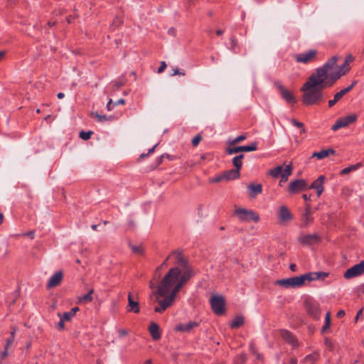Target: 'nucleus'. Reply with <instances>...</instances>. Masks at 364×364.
<instances>
[{
  "mask_svg": "<svg viewBox=\"0 0 364 364\" xmlns=\"http://www.w3.org/2000/svg\"><path fill=\"white\" fill-rule=\"evenodd\" d=\"M198 326V323L196 321H190L187 323H180L177 325L175 328L176 331L181 332H190L193 328L197 327Z\"/></svg>",
  "mask_w": 364,
  "mask_h": 364,
  "instance_id": "nucleus-21",
  "label": "nucleus"
},
{
  "mask_svg": "<svg viewBox=\"0 0 364 364\" xmlns=\"http://www.w3.org/2000/svg\"><path fill=\"white\" fill-rule=\"evenodd\" d=\"M333 155L335 154V150L333 149H322L321 151L318 152H314L311 155V158H317L318 159H323L329 155Z\"/></svg>",
  "mask_w": 364,
  "mask_h": 364,
  "instance_id": "nucleus-25",
  "label": "nucleus"
},
{
  "mask_svg": "<svg viewBox=\"0 0 364 364\" xmlns=\"http://www.w3.org/2000/svg\"><path fill=\"white\" fill-rule=\"evenodd\" d=\"M354 60V57L351 54H348L345 59L346 64H350Z\"/></svg>",
  "mask_w": 364,
  "mask_h": 364,
  "instance_id": "nucleus-49",
  "label": "nucleus"
},
{
  "mask_svg": "<svg viewBox=\"0 0 364 364\" xmlns=\"http://www.w3.org/2000/svg\"><path fill=\"white\" fill-rule=\"evenodd\" d=\"M355 84H356V82L354 81V82H353V83L350 85H349L346 88L341 90L339 92L342 95V97H343L346 94H347L348 92H350L353 88V87L355 86Z\"/></svg>",
  "mask_w": 364,
  "mask_h": 364,
  "instance_id": "nucleus-42",
  "label": "nucleus"
},
{
  "mask_svg": "<svg viewBox=\"0 0 364 364\" xmlns=\"http://www.w3.org/2000/svg\"><path fill=\"white\" fill-rule=\"evenodd\" d=\"M247 188L250 191L249 195L250 198H255L257 195L262 192V186L260 183L256 185L250 183L247 186Z\"/></svg>",
  "mask_w": 364,
  "mask_h": 364,
  "instance_id": "nucleus-24",
  "label": "nucleus"
},
{
  "mask_svg": "<svg viewBox=\"0 0 364 364\" xmlns=\"http://www.w3.org/2000/svg\"><path fill=\"white\" fill-rule=\"evenodd\" d=\"M9 355V348L4 346V349L3 351L0 353L1 359H4Z\"/></svg>",
  "mask_w": 364,
  "mask_h": 364,
  "instance_id": "nucleus-46",
  "label": "nucleus"
},
{
  "mask_svg": "<svg viewBox=\"0 0 364 364\" xmlns=\"http://www.w3.org/2000/svg\"><path fill=\"white\" fill-rule=\"evenodd\" d=\"M122 23V20L119 17H115L113 20V24L116 25L117 26H120Z\"/></svg>",
  "mask_w": 364,
  "mask_h": 364,
  "instance_id": "nucleus-51",
  "label": "nucleus"
},
{
  "mask_svg": "<svg viewBox=\"0 0 364 364\" xmlns=\"http://www.w3.org/2000/svg\"><path fill=\"white\" fill-rule=\"evenodd\" d=\"M58 316L60 317V321L57 323V327L60 331H63L65 329V321H67L66 320H63V317L61 316L60 313H58Z\"/></svg>",
  "mask_w": 364,
  "mask_h": 364,
  "instance_id": "nucleus-41",
  "label": "nucleus"
},
{
  "mask_svg": "<svg viewBox=\"0 0 364 364\" xmlns=\"http://www.w3.org/2000/svg\"><path fill=\"white\" fill-rule=\"evenodd\" d=\"M112 99H110V100L108 101V102H107V106H106V107H107V110H108V111H111V110L112 109Z\"/></svg>",
  "mask_w": 364,
  "mask_h": 364,
  "instance_id": "nucleus-55",
  "label": "nucleus"
},
{
  "mask_svg": "<svg viewBox=\"0 0 364 364\" xmlns=\"http://www.w3.org/2000/svg\"><path fill=\"white\" fill-rule=\"evenodd\" d=\"M317 51L316 50H309L306 53L296 54L294 58L297 63H309L316 61Z\"/></svg>",
  "mask_w": 364,
  "mask_h": 364,
  "instance_id": "nucleus-7",
  "label": "nucleus"
},
{
  "mask_svg": "<svg viewBox=\"0 0 364 364\" xmlns=\"http://www.w3.org/2000/svg\"><path fill=\"white\" fill-rule=\"evenodd\" d=\"M292 173V166L291 164L287 165L285 167V169L284 170L283 173L281 174V179L279 181V185H282V183L286 182L288 180L289 176Z\"/></svg>",
  "mask_w": 364,
  "mask_h": 364,
  "instance_id": "nucleus-26",
  "label": "nucleus"
},
{
  "mask_svg": "<svg viewBox=\"0 0 364 364\" xmlns=\"http://www.w3.org/2000/svg\"><path fill=\"white\" fill-rule=\"evenodd\" d=\"M246 137L247 136L244 134L240 135L237 137H236L235 139H234L232 141H230L229 144L231 145L236 144L245 140L246 139Z\"/></svg>",
  "mask_w": 364,
  "mask_h": 364,
  "instance_id": "nucleus-43",
  "label": "nucleus"
},
{
  "mask_svg": "<svg viewBox=\"0 0 364 364\" xmlns=\"http://www.w3.org/2000/svg\"><path fill=\"white\" fill-rule=\"evenodd\" d=\"M243 158H244V155L240 154L232 159V164L235 167V168L237 169L238 171H240V168H242V160L243 159Z\"/></svg>",
  "mask_w": 364,
  "mask_h": 364,
  "instance_id": "nucleus-31",
  "label": "nucleus"
},
{
  "mask_svg": "<svg viewBox=\"0 0 364 364\" xmlns=\"http://www.w3.org/2000/svg\"><path fill=\"white\" fill-rule=\"evenodd\" d=\"M318 354L316 353L308 355L304 358V362L307 364H314L318 359Z\"/></svg>",
  "mask_w": 364,
  "mask_h": 364,
  "instance_id": "nucleus-34",
  "label": "nucleus"
},
{
  "mask_svg": "<svg viewBox=\"0 0 364 364\" xmlns=\"http://www.w3.org/2000/svg\"><path fill=\"white\" fill-rule=\"evenodd\" d=\"M336 102H337V101L334 98L333 100H329L328 101L329 107H333Z\"/></svg>",
  "mask_w": 364,
  "mask_h": 364,
  "instance_id": "nucleus-61",
  "label": "nucleus"
},
{
  "mask_svg": "<svg viewBox=\"0 0 364 364\" xmlns=\"http://www.w3.org/2000/svg\"><path fill=\"white\" fill-rule=\"evenodd\" d=\"M90 116L92 117H95L97 120L100 122H102L105 121H110L114 119L112 116L101 115L99 114L97 112H92L90 114Z\"/></svg>",
  "mask_w": 364,
  "mask_h": 364,
  "instance_id": "nucleus-29",
  "label": "nucleus"
},
{
  "mask_svg": "<svg viewBox=\"0 0 364 364\" xmlns=\"http://www.w3.org/2000/svg\"><path fill=\"white\" fill-rule=\"evenodd\" d=\"M238 46V43H237V39L235 38V37L232 36L231 38H230V49L233 52V53H235L236 50V48Z\"/></svg>",
  "mask_w": 364,
  "mask_h": 364,
  "instance_id": "nucleus-40",
  "label": "nucleus"
},
{
  "mask_svg": "<svg viewBox=\"0 0 364 364\" xmlns=\"http://www.w3.org/2000/svg\"><path fill=\"white\" fill-rule=\"evenodd\" d=\"M14 339L13 338H9L6 341L5 347L9 348L12 343H14Z\"/></svg>",
  "mask_w": 364,
  "mask_h": 364,
  "instance_id": "nucleus-52",
  "label": "nucleus"
},
{
  "mask_svg": "<svg viewBox=\"0 0 364 364\" xmlns=\"http://www.w3.org/2000/svg\"><path fill=\"white\" fill-rule=\"evenodd\" d=\"M364 273V260L348 268L344 273L345 279H350Z\"/></svg>",
  "mask_w": 364,
  "mask_h": 364,
  "instance_id": "nucleus-9",
  "label": "nucleus"
},
{
  "mask_svg": "<svg viewBox=\"0 0 364 364\" xmlns=\"http://www.w3.org/2000/svg\"><path fill=\"white\" fill-rule=\"evenodd\" d=\"M363 314V309H360L359 310L357 314H356V316L355 317V321L357 322L360 318V316L362 315Z\"/></svg>",
  "mask_w": 364,
  "mask_h": 364,
  "instance_id": "nucleus-56",
  "label": "nucleus"
},
{
  "mask_svg": "<svg viewBox=\"0 0 364 364\" xmlns=\"http://www.w3.org/2000/svg\"><path fill=\"white\" fill-rule=\"evenodd\" d=\"M113 83L114 87H115V89L113 91L119 89L122 86H123L125 84L124 81L121 80H116Z\"/></svg>",
  "mask_w": 364,
  "mask_h": 364,
  "instance_id": "nucleus-44",
  "label": "nucleus"
},
{
  "mask_svg": "<svg viewBox=\"0 0 364 364\" xmlns=\"http://www.w3.org/2000/svg\"><path fill=\"white\" fill-rule=\"evenodd\" d=\"M342 95L340 94V92H337L335 95H334V99L338 102L339 101L341 98H342Z\"/></svg>",
  "mask_w": 364,
  "mask_h": 364,
  "instance_id": "nucleus-59",
  "label": "nucleus"
},
{
  "mask_svg": "<svg viewBox=\"0 0 364 364\" xmlns=\"http://www.w3.org/2000/svg\"><path fill=\"white\" fill-rule=\"evenodd\" d=\"M311 215H312V212H311V205L309 203H306L305 211L303 213L302 217H301L303 226L306 227L309 224L312 223L313 218H312Z\"/></svg>",
  "mask_w": 364,
  "mask_h": 364,
  "instance_id": "nucleus-20",
  "label": "nucleus"
},
{
  "mask_svg": "<svg viewBox=\"0 0 364 364\" xmlns=\"http://www.w3.org/2000/svg\"><path fill=\"white\" fill-rule=\"evenodd\" d=\"M278 217L279 220L284 223L290 222L293 219L292 214L289 208L285 205H282L279 208Z\"/></svg>",
  "mask_w": 364,
  "mask_h": 364,
  "instance_id": "nucleus-17",
  "label": "nucleus"
},
{
  "mask_svg": "<svg viewBox=\"0 0 364 364\" xmlns=\"http://www.w3.org/2000/svg\"><path fill=\"white\" fill-rule=\"evenodd\" d=\"M302 198H303L305 200H310L311 196H308L307 194H303Z\"/></svg>",
  "mask_w": 364,
  "mask_h": 364,
  "instance_id": "nucleus-64",
  "label": "nucleus"
},
{
  "mask_svg": "<svg viewBox=\"0 0 364 364\" xmlns=\"http://www.w3.org/2000/svg\"><path fill=\"white\" fill-rule=\"evenodd\" d=\"M225 181L223 173L220 175L209 178V183H215Z\"/></svg>",
  "mask_w": 364,
  "mask_h": 364,
  "instance_id": "nucleus-38",
  "label": "nucleus"
},
{
  "mask_svg": "<svg viewBox=\"0 0 364 364\" xmlns=\"http://www.w3.org/2000/svg\"><path fill=\"white\" fill-rule=\"evenodd\" d=\"M210 303L213 312L221 316L225 311V301L223 296H213L210 299Z\"/></svg>",
  "mask_w": 364,
  "mask_h": 364,
  "instance_id": "nucleus-4",
  "label": "nucleus"
},
{
  "mask_svg": "<svg viewBox=\"0 0 364 364\" xmlns=\"http://www.w3.org/2000/svg\"><path fill=\"white\" fill-rule=\"evenodd\" d=\"M92 134H93V132L92 131H88V132L82 131L80 133V137L83 140H88Z\"/></svg>",
  "mask_w": 364,
  "mask_h": 364,
  "instance_id": "nucleus-39",
  "label": "nucleus"
},
{
  "mask_svg": "<svg viewBox=\"0 0 364 364\" xmlns=\"http://www.w3.org/2000/svg\"><path fill=\"white\" fill-rule=\"evenodd\" d=\"M124 104H125V100L124 99H120L114 103V105L117 106L119 105H124Z\"/></svg>",
  "mask_w": 364,
  "mask_h": 364,
  "instance_id": "nucleus-58",
  "label": "nucleus"
},
{
  "mask_svg": "<svg viewBox=\"0 0 364 364\" xmlns=\"http://www.w3.org/2000/svg\"><path fill=\"white\" fill-rule=\"evenodd\" d=\"M329 273L325 272H314L304 274V283L306 281L312 282L315 280H321L323 281L328 276Z\"/></svg>",
  "mask_w": 364,
  "mask_h": 364,
  "instance_id": "nucleus-15",
  "label": "nucleus"
},
{
  "mask_svg": "<svg viewBox=\"0 0 364 364\" xmlns=\"http://www.w3.org/2000/svg\"><path fill=\"white\" fill-rule=\"evenodd\" d=\"M128 304L127 306V312H133L135 314H138L140 311V306L139 301V296L138 294H133L131 292L128 293L127 296Z\"/></svg>",
  "mask_w": 364,
  "mask_h": 364,
  "instance_id": "nucleus-8",
  "label": "nucleus"
},
{
  "mask_svg": "<svg viewBox=\"0 0 364 364\" xmlns=\"http://www.w3.org/2000/svg\"><path fill=\"white\" fill-rule=\"evenodd\" d=\"M280 335L283 340L291 344L293 347H297L299 346L297 339L290 331L287 330H282Z\"/></svg>",
  "mask_w": 364,
  "mask_h": 364,
  "instance_id": "nucleus-18",
  "label": "nucleus"
},
{
  "mask_svg": "<svg viewBox=\"0 0 364 364\" xmlns=\"http://www.w3.org/2000/svg\"><path fill=\"white\" fill-rule=\"evenodd\" d=\"M244 323V317L242 316H237L230 324L232 328H237Z\"/></svg>",
  "mask_w": 364,
  "mask_h": 364,
  "instance_id": "nucleus-35",
  "label": "nucleus"
},
{
  "mask_svg": "<svg viewBox=\"0 0 364 364\" xmlns=\"http://www.w3.org/2000/svg\"><path fill=\"white\" fill-rule=\"evenodd\" d=\"M283 171H284L283 166H277L269 171V175H270L273 178H277L281 176V174L283 173Z\"/></svg>",
  "mask_w": 364,
  "mask_h": 364,
  "instance_id": "nucleus-30",
  "label": "nucleus"
},
{
  "mask_svg": "<svg viewBox=\"0 0 364 364\" xmlns=\"http://www.w3.org/2000/svg\"><path fill=\"white\" fill-rule=\"evenodd\" d=\"M307 187V183L304 179H297L291 181L288 188V192L290 193H297L305 190Z\"/></svg>",
  "mask_w": 364,
  "mask_h": 364,
  "instance_id": "nucleus-13",
  "label": "nucleus"
},
{
  "mask_svg": "<svg viewBox=\"0 0 364 364\" xmlns=\"http://www.w3.org/2000/svg\"><path fill=\"white\" fill-rule=\"evenodd\" d=\"M345 316V311L343 310H339L337 312L336 316L338 318H343Z\"/></svg>",
  "mask_w": 364,
  "mask_h": 364,
  "instance_id": "nucleus-54",
  "label": "nucleus"
},
{
  "mask_svg": "<svg viewBox=\"0 0 364 364\" xmlns=\"http://www.w3.org/2000/svg\"><path fill=\"white\" fill-rule=\"evenodd\" d=\"M94 292V289H91L89 292L80 297H79V302L82 304H86L93 300L92 294Z\"/></svg>",
  "mask_w": 364,
  "mask_h": 364,
  "instance_id": "nucleus-28",
  "label": "nucleus"
},
{
  "mask_svg": "<svg viewBox=\"0 0 364 364\" xmlns=\"http://www.w3.org/2000/svg\"><path fill=\"white\" fill-rule=\"evenodd\" d=\"M149 331L155 341L159 340L161 338V333L159 325L155 322H151L149 327Z\"/></svg>",
  "mask_w": 364,
  "mask_h": 364,
  "instance_id": "nucleus-23",
  "label": "nucleus"
},
{
  "mask_svg": "<svg viewBox=\"0 0 364 364\" xmlns=\"http://www.w3.org/2000/svg\"><path fill=\"white\" fill-rule=\"evenodd\" d=\"M276 284L278 285L283 287L284 288H296L301 287L304 285V278L303 274L289 277L283 279H279L276 282Z\"/></svg>",
  "mask_w": 364,
  "mask_h": 364,
  "instance_id": "nucleus-3",
  "label": "nucleus"
},
{
  "mask_svg": "<svg viewBox=\"0 0 364 364\" xmlns=\"http://www.w3.org/2000/svg\"><path fill=\"white\" fill-rule=\"evenodd\" d=\"M202 139H203V136H202L201 134H198L193 138V139L191 141L192 146L194 147L197 146L200 144V142L202 141Z\"/></svg>",
  "mask_w": 364,
  "mask_h": 364,
  "instance_id": "nucleus-36",
  "label": "nucleus"
},
{
  "mask_svg": "<svg viewBox=\"0 0 364 364\" xmlns=\"http://www.w3.org/2000/svg\"><path fill=\"white\" fill-rule=\"evenodd\" d=\"M324 180V176H319L318 178L316 181H314L309 187V188L316 190L318 197H319L321 195L322 192L323 191V184Z\"/></svg>",
  "mask_w": 364,
  "mask_h": 364,
  "instance_id": "nucleus-19",
  "label": "nucleus"
},
{
  "mask_svg": "<svg viewBox=\"0 0 364 364\" xmlns=\"http://www.w3.org/2000/svg\"><path fill=\"white\" fill-rule=\"evenodd\" d=\"M338 59V56H333L308 77L301 88V91L304 92L302 98L304 105L311 106L319 104L324 96L322 90L327 87H331L337 80L345 75L342 68L337 72L328 73L334 68Z\"/></svg>",
  "mask_w": 364,
  "mask_h": 364,
  "instance_id": "nucleus-2",
  "label": "nucleus"
},
{
  "mask_svg": "<svg viewBox=\"0 0 364 364\" xmlns=\"http://www.w3.org/2000/svg\"><path fill=\"white\" fill-rule=\"evenodd\" d=\"M235 214L238 216L240 220L242 222L252 220L257 223L259 220V215L253 210L238 208L235 210Z\"/></svg>",
  "mask_w": 364,
  "mask_h": 364,
  "instance_id": "nucleus-5",
  "label": "nucleus"
},
{
  "mask_svg": "<svg viewBox=\"0 0 364 364\" xmlns=\"http://www.w3.org/2000/svg\"><path fill=\"white\" fill-rule=\"evenodd\" d=\"M118 333L120 337H123V336L127 335V331L124 329H119L118 331Z\"/></svg>",
  "mask_w": 364,
  "mask_h": 364,
  "instance_id": "nucleus-53",
  "label": "nucleus"
},
{
  "mask_svg": "<svg viewBox=\"0 0 364 364\" xmlns=\"http://www.w3.org/2000/svg\"><path fill=\"white\" fill-rule=\"evenodd\" d=\"M172 258L176 266L166 272L150 295L151 299L155 296V301L159 303L154 308L156 313L161 314L170 307L180 289L195 275L193 267L181 251H173L167 257V259Z\"/></svg>",
  "mask_w": 364,
  "mask_h": 364,
  "instance_id": "nucleus-1",
  "label": "nucleus"
},
{
  "mask_svg": "<svg viewBox=\"0 0 364 364\" xmlns=\"http://www.w3.org/2000/svg\"><path fill=\"white\" fill-rule=\"evenodd\" d=\"M362 166V164L361 163H357L356 164H354V165H351L348 167H346L343 169H342L341 171V175H346V174H348L350 172L353 171H355L357 170L358 168L361 167Z\"/></svg>",
  "mask_w": 364,
  "mask_h": 364,
  "instance_id": "nucleus-32",
  "label": "nucleus"
},
{
  "mask_svg": "<svg viewBox=\"0 0 364 364\" xmlns=\"http://www.w3.org/2000/svg\"><path fill=\"white\" fill-rule=\"evenodd\" d=\"M289 269H290L292 272H295V271L296 270V264H294V263L291 264L289 265Z\"/></svg>",
  "mask_w": 364,
  "mask_h": 364,
  "instance_id": "nucleus-62",
  "label": "nucleus"
},
{
  "mask_svg": "<svg viewBox=\"0 0 364 364\" xmlns=\"http://www.w3.org/2000/svg\"><path fill=\"white\" fill-rule=\"evenodd\" d=\"M291 124H292L294 126H295V127H299V128H303V127H304V124H303L302 122H300L297 121V120H296V119H291Z\"/></svg>",
  "mask_w": 364,
  "mask_h": 364,
  "instance_id": "nucleus-45",
  "label": "nucleus"
},
{
  "mask_svg": "<svg viewBox=\"0 0 364 364\" xmlns=\"http://www.w3.org/2000/svg\"><path fill=\"white\" fill-rule=\"evenodd\" d=\"M257 149V143L253 142L250 145L247 146H235V147H228L226 149V153L228 154L232 155L234 154H237L240 151H256Z\"/></svg>",
  "mask_w": 364,
  "mask_h": 364,
  "instance_id": "nucleus-12",
  "label": "nucleus"
},
{
  "mask_svg": "<svg viewBox=\"0 0 364 364\" xmlns=\"http://www.w3.org/2000/svg\"><path fill=\"white\" fill-rule=\"evenodd\" d=\"M274 86L278 89L281 96L287 103L295 104L296 102V98L292 92L287 90L280 82H275Z\"/></svg>",
  "mask_w": 364,
  "mask_h": 364,
  "instance_id": "nucleus-11",
  "label": "nucleus"
},
{
  "mask_svg": "<svg viewBox=\"0 0 364 364\" xmlns=\"http://www.w3.org/2000/svg\"><path fill=\"white\" fill-rule=\"evenodd\" d=\"M182 75V76H185L186 75V73L184 71H181L178 68H174L173 69V74L172 75Z\"/></svg>",
  "mask_w": 364,
  "mask_h": 364,
  "instance_id": "nucleus-47",
  "label": "nucleus"
},
{
  "mask_svg": "<svg viewBox=\"0 0 364 364\" xmlns=\"http://www.w3.org/2000/svg\"><path fill=\"white\" fill-rule=\"evenodd\" d=\"M298 241L303 245H311L320 242L321 237L317 234H309L299 237Z\"/></svg>",
  "mask_w": 364,
  "mask_h": 364,
  "instance_id": "nucleus-14",
  "label": "nucleus"
},
{
  "mask_svg": "<svg viewBox=\"0 0 364 364\" xmlns=\"http://www.w3.org/2000/svg\"><path fill=\"white\" fill-rule=\"evenodd\" d=\"M166 63L164 61L161 62V65H160L159 68H158V73H161L164 72V70L166 69Z\"/></svg>",
  "mask_w": 364,
  "mask_h": 364,
  "instance_id": "nucleus-50",
  "label": "nucleus"
},
{
  "mask_svg": "<svg viewBox=\"0 0 364 364\" xmlns=\"http://www.w3.org/2000/svg\"><path fill=\"white\" fill-rule=\"evenodd\" d=\"M158 144H156L155 146H154L152 148L149 149L148 150V152L147 154H146V156H149L150 154L153 153L156 149V147L157 146Z\"/></svg>",
  "mask_w": 364,
  "mask_h": 364,
  "instance_id": "nucleus-60",
  "label": "nucleus"
},
{
  "mask_svg": "<svg viewBox=\"0 0 364 364\" xmlns=\"http://www.w3.org/2000/svg\"><path fill=\"white\" fill-rule=\"evenodd\" d=\"M356 120L357 116L355 114L346 116L337 119L335 124L332 126L331 129L333 131H337L341 128L348 127L349 124L354 123Z\"/></svg>",
  "mask_w": 364,
  "mask_h": 364,
  "instance_id": "nucleus-10",
  "label": "nucleus"
},
{
  "mask_svg": "<svg viewBox=\"0 0 364 364\" xmlns=\"http://www.w3.org/2000/svg\"><path fill=\"white\" fill-rule=\"evenodd\" d=\"M75 16H68L67 17V21H68V23H72L75 20Z\"/></svg>",
  "mask_w": 364,
  "mask_h": 364,
  "instance_id": "nucleus-63",
  "label": "nucleus"
},
{
  "mask_svg": "<svg viewBox=\"0 0 364 364\" xmlns=\"http://www.w3.org/2000/svg\"><path fill=\"white\" fill-rule=\"evenodd\" d=\"M342 68V71L345 72V74L350 70V66L348 64H346L344 62L343 64L340 66L339 69Z\"/></svg>",
  "mask_w": 364,
  "mask_h": 364,
  "instance_id": "nucleus-48",
  "label": "nucleus"
},
{
  "mask_svg": "<svg viewBox=\"0 0 364 364\" xmlns=\"http://www.w3.org/2000/svg\"><path fill=\"white\" fill-rule=\"evenodd\" d=\"M225 181L237 179L240 177V172L237 169H230L223 173Z\"/></svg>",
  "mask_w": 364,
  "mask_h": 364,
  "instance_id": "nucleus-22",
  "label": "nucleus"
},
{
  "mask_svg": "<svg viewBox=\"0 0 364 364\" xmlns=\"http://www.w3.org/2000/svg\"><path fill=\"white\" fill-rule=\"evenodd\" d=\"M289 364H297V359L294 357H292L289 360Z\"/></svg>",
  "mask_w": 364,
  "mask_h": 364,
  "instance_id": "nucleus-57",
  "label": "nucleus"
},
{
  "mask_svg": "<svg viewBox=\"0 0 364 364\" xmlns=\"http://www.w3.org/2000/svg\"><path fill=\"white\" fill-rule=\"evenodd\" d=\"M63 279V272L62 271H58L54 273L48 280L46 287L50 289L55 287L59 286Z\"/></svg>",
  "mask_w": 364,
  "mask_h": 364,
  "instance_id": "nucleus-16",
  "label": "nucleus"
},
{
  "mask_svg": "<svg viewBox=\"0 0 364 364\" xmlns=\"http://www.w3.org/2000/svg\"><path fill=\"white\" fill-rule=\"evenodd\" d=\"M304 306L307 314L311 316L314 319L318 320L320 318L321 309L319 304L312 300L306 299L304 301Z\"/></svg>",
  "mask_w": 364,
  "mask_h": 364,
  "instance_id": "nucleus-6",
  "label": "nucleus"
},
{
  "mask_svg": "<svg viewBox=\"0 0 364 364\" xmlns=\"http://www.w3.org/2000/svg\"><path fill=\"white\" fill-rule=\"evenodd\" d=\"M79 311V308L75 306L70 309L68 312H64L61 314V316L63 317V320H66L69 321L73 317L75 316V314Z\"/></svg>",
  "mask_w": 364,
  "mask_h": 364,
  "instance_id": "nucleus-27",
  "label": "nucleus"
},
{
  "mask_svg": "<svg viewBox=\"0 0 364 364\" xmlns=\"http://www.w3.org/2000/svg\"><path fill=\"white\" fill-rule=\"evenodd\" d=\"M331 326V312H327L325 316V323L321 328V333H325L328 330L330 329Z\"/></svg>",
  "mask_w": 364,
  "mask_h": 364,
  "instance_id": "nucleus-33",
  "label": "nucleus"
},
{
  "mask_svg": "<svg viewBox=\"0 0 364 364\" xmlns=\"http://www.w3.org/2000/svg\"><path fill=\"white\" fill-rule=\"evenodd\" d=\"M130 247L134 254L142 255L144 252V250L141 245H130Z\"/></svg>",
  "mask_w": 364,
  "mask_h": 364,
  "instance_id": "nucleus-37",
  "label": "nucleus"
}]
</instances>
